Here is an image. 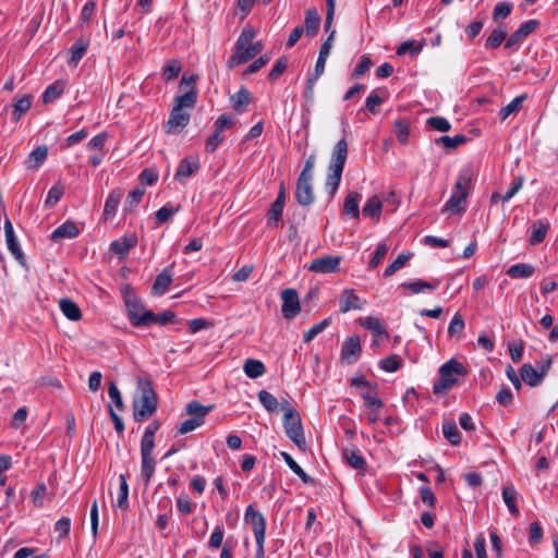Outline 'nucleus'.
<instances>
[{
  "label": "nucleus",
  "instance_id": "obj_1",
  "mask_svg": "<svg viewBox=\"0 0 558 558\" xmlns=\"http://www.w3.org/2000/svg\"><path fill=\"white\" fill-rule=\"evenodd\" d=\"M158 400L153 384L148 378L138 377L133 397V418L143 422L149 418L157 410Z\"/></svg>",
  "mask_w": 558,
  "mask_h": 558
},
{
  "label": "nucleus",
  "instance_id": "obj_2",
  "mask_svg": "<svg viewBox=\"0 0 558 558\" xmlns=\"http://www.w3.org/2000/svg\"><path fill=\"white\" fill-rule=\"evenodd\" d=\"M348 157V143L343 137L339 140L333 147L329 167L327 169V175L325 181V190L328 193L329 199H331L338 191L344 165Z\"/></svg>",
  "mask_w": 558,
  "mask_h": 558
},
{
  "label": "nucleus",
  "instance_id": "obj_3",
  "mask_svg": "<svg viewBox=\"0 0 558 558\" xmlns=\"http://www.w3.org/2000/svg\"><path fill=\"white\" fill-rule=\"evenodd\" d=\"M472 171L470 169L462 170L454 183L452 194L446 202L442 211H449L452 215H462L466 209V199L471 190Z\"/></svg>",
  "mask_w": 558,
  "mask_h": 558
},
{
  "label": "nucleus",
  "instance_id": "obj_4",
  "mask_svg": "<svg viewBox=\"0 0 558 558\" xmlns=\"http://www.w3.org/2000/svg\"><path fill=\"white\" fill-rule=\"evenodd\" d=\"M439 378L434 383L433 392L437 396L447 393L456 384H458L460 377L468 375L466 368L457 361L451 359L439 367Z\"/></svg>",
  "mask_w": 558,
  "mask_h": 558
},
{
  "label": "nucleus",
  "instance_id": "obj_5",
  "mask_svg": "<svg viewBox=\"0 0 558 558\" xmlns=\"http://www.w3.org/2000/svg\"><path fill=\"white\" fill-rule=\"evenodd\" d=\"M123 300L131 325L133 327H148V319L153 318V312L145 307L142 300L130 291L124 293Z\"/></svg>",
  "mask_w": 558,
  "mask_h": 558
},
{
  "label": "nucleus",
  "instance_id": "obj_6",
  "mask_svg": "<svg viewBox=\"0 0 558 558\" xmlns=\"http://www.w3.org/2000/svg\"><path fill=\"white\" fill-rule=\"evenodd\" d=\"M281 410L284 412L283 425L287 436L299 448H303L305 446V437L300 414L288 402L282 403Z\"/></svg>",
  "mask_w": 558,
  "mask_h": 558
},
{
  "label": "nucleus",
  "instance_id": "obj_7",
  "mask_svg": "<svg viewBox=\"0 0 558 558\" xmlns=\"http://www.w3.org/2000/svg\"><path fill=\"white\" fill-rule=\"evenodd\" d=\"M314 157L310 156L305 162V167L301 172L295 190V198L298 203L302 206H310L314 199L313 192V165Z\"/></svg>",
  "mask_w": 558,
  "mask_h": 558
},
{
  "label": "nucleus",
  "instance_id": "obj_8",
  "mask_svg": "<svg viewBox=\"0 0 558 558\" xmlns=\"http://www.w3.org/2000/svg\"><path fill=\"white\" fill-rule=\"evenodd\" d=\"M199 78L197 74L186 75L184 74L180 82V89L183 92L182 95L174 97L173 107L178 109H192L195 107L197 101V88L196 82Z\"/></svg>",
  "mask_w": 558,
  "mask_h": 558
},
{
  "label": "nucleus",
  "instance_id": "obj_9",
  "mask_svg": "<svg viewBox=\"0 0 558 558\" xmlns=\"http://www.w3.org/2000/svg\"><path fill=\"white\" fill-rule=\"evenodd\" d=\"M551 365V359L547 357L545 362L536 369L531 364L525 363L520 368L521 379L531 387L538 386L546 376Z\"/></svg>",
  "mask_w": 558,
  "mask_h": 558
},
{
  "label": "nucleus",
  "instance_id": "obj_10",
  "mask_svg": "<svg viewBox=\"0 0 558 558\" xmlns=\"http://www.w3.org/2000/svg\"><path fill=\"white\" fill-rule=\"evenodd\" d=\"M244 520L252 526L256 544L262 550V544L265 542L266 533V521L264 515L250 505L245 510Z\"/></svg>",
  "mask_w": 558,
  "mask_h": 558
},
{
  "label": "nucleus",
  "instance_id": "obj_11",
  "mask_svg": "<svg viewBox=\"0 0 558 558\" xmlns=\"http://www.w3.org/2000/svg\"><path fill=\"white\" fill-rule=\"evenodd\" d=\"M263 50V45L260 41H256L254 44L250 43L248 45L235 46V52L229 58L227 64L229 69H233L242 63L247 62L253 59L256 54H258Z\"/></svg>",
  "mask_w": 558,
  "mask_h": 558
},
{
  "label": "nucleus",
  "instance_id": "obj_12",
  "mask_svg": "<svg viewBox=\"0 0 558 558\" xmlns=\"http://www.w3.org/2000/svg\"><path fill=\"white\" fill-rule=\"evenodd\" d=\"M281 312L286 319L294 318L301 311L300 300L296 290L284 289L281 292Z\"/></svg>",
  "mask_w": 558,
  "mask_h": 558
},
{
  "label": "nucleus",
  "instance_id": "obj_13",
  "mask_svg": "<svg viewBox=\"0 0 558 558\" xmlns=\"http://www.w3.org/2000/svg\"><path fill=\"white\" fill-rule=\"evenodd\" d=\"M304 33L307 37H312L314 35V11L311 9L306 11L304 26H296L290 33L287 47H293Z\"/></svg>",
  "mask_w": 558,
  "mask_h": 558
},
{
  "label": "nucleus",
  "instance_id": "obj_14",
  "mask_svg": "<svg viewBox=\"0 0 558 558\" xmlns=\"http://www.w3.org/2000/svg\"><path fill=\"white\" fill-rule=\"evenodd\" d=\"M190 122V113L175 107L172 108L170 118L166 123V132L171 134L180 133Z\"/></svg>",
  "mask_w": 558,
  "mask_h": 558
},
{
  "label": "nucleus",
  "instance_id": "obj_15",
  "mask_svg": "<svg viewBox=\"0 0 558 558\" xmlns=\"http://www.w3.org/2000/svg\"><path fill=\"white\" fill-rule=\"evenodd\" d=\"M361 342L357 336L347 339L341 348V357L349 364L356 362L361 354Z\"/></svg>",
  "mask_w": 558,
  "mask_h": 558
},
{
  "label": "nucleus",
  "instance_id": "obj_16",
  "mask_svg": "<svg viewBox=\"0 0 558 558\" xmlns=\"http://www.w3.org/2000/svg\"><path fill=\"white\" fill-rule=\"evenodd\" d=\"M4 235L7 241L8 250L11 254L20 262H24L23 252L19 245L17 239L14 233L12 222L7 218L4 221Z\"/></svg>",
  "mask_w": 558,
  "mask_h": 558
},
{
  "label": "nucleus",
  "instance_id": "obj_17",
  "mask_svg": "<svg viewBox=\"0 0 558 558\" xmlns=\"http://www.w3.org/2000/svg\"><path fill=\"white\" fill-rule=\"evenodd\" d=\"M80 234V229L72 220H66L51 233V240L59 242L63 239H74Z\"/></svg>",
  "mask_w": 558,
  "mask_h": 558
},
{
  "label": "nucleus",
  "instance_id": "obj_18",
  "mask_svg": "<svg viewBox=\"0 0 558 558\" xmlns=\"http://www.w3.org/2000/svg\"><path fill=\"white\" fill-rule=\"evenodd\" d=\"M137 244V236L135 233L125 234L120 240H114L110 244V251L119 256H124Z\"/></svg>",
  "mask_w": 558,
  "mask_h": 558
},
{
  "label": "nucleus",
  "instance_id": "obj_19",
  "mask_svg": "<svg viewBox=\"0 0 558 558\" xmlns=\"http://www.w3.org/2000/svg\"><path fill=\"white\" fill-rule=\"evenodd\" d=\"M199 169L197 159L184 158L180 161L174 174V179L180 182H185L193 173Z\"/></svg>",
  "mask_w": 558,
  "mask_h": 558
},
{
  "label": "nucleus",
  "instance_id": "obj_20",
  "mask_svg": "<svg viewBox=\"0 0 558 558\" xmlns=\"http://www.w3.org/2000/svg\"><path fill=\"white\" fill-rule=\"evenodd\" d=\"M361 197L362 195L356 191L349 192L344 199L342 215L353 219H357L360 217L359 203Z\"/></svg>",
  "mask_w": 558,
  "mask_h": 558
},
{
  "label": "nucleus",
  "instance_id": "obj_21",
  "mask_svg": "<svg viewBox=\"0 0 558 558\" xmlns=\"http://www.w3.org/2000/svg\"><path fill=\"white\" fill-rule=\"evenodd\" d=\"M88 47H89L88 39H86L84 37H80L78 39H76L75 43L70 48V51H69L70 57H69L68 63L72 66H76L78 64V62L82 60V58L84 57V54L86 53Z\"/></svg>",
  "mask_w": 558,
  "mask_h": 558
},
{
  "label": "nucleus",
  "instance_id": "obj_22",
  "mask_svg": "<svg viewBox=\"0 0 558 558\" xmlns=\"http://www.w3.org/2000/svg\"><path fill=\"white\" fill-rule=\"evenodd\" d=\"M122 195H123V192L121 189L112 190L109 193V195L106 199V203H105V208H104V214H102L105 220H109L116 215L119 204L121 202Z\"/></svg>",
  "mask_w": 558,
  "mask_h": 558
},
{
  "label": "nucleus",
  "instance_id": "obj_23",
  "mask_svg": "<svg viewBox=\"0 0 558 558\" xmlns=\"http://www.w3.org/2000/svg\"><path fill=\"white\" fill-rule=\"evenodd\" d=\"M172 281V268L166 267L157 277L151 287V292L156 295H162L168 290Z\"/></svg>",
  "mask_w": 558,
  "mask_h": 558
},
{
  "label": "nucleus",
  "instance_id": "obj_24",
  "mask_svg": "<svg viewBox=\"0 0 558 558\" xmlns=\"http://www.w3.org/2000/svg\"><path fill=\"white\" fill-rule=\"evenodd\" d=\"M439 286V280H434L433 282L424 281L422 279H417L410 282H403L400 284V288L410 291L413 294H418L424 292L425 290L434 291Z\"/></svg>",
  "mask_w": 558,
  "mask_h": 558
},
{
  "label": "nucleus",
  "instance_id": "obj_25",
  "mask_svg": "<svg viewBox=\"0 0 558 558\" xmlns=\"http://www.w3.org/2000/svg\"><path fill=\"white\" fill-rule=\"evenodd\" d=\"M351 310H361L360 298L352 289H345L340 296V312L347 313Z\"/></svg>",
  "mask_w": 558,
  "mask_h": 558
},
{
  "label": "nucleus",
  "instance_id": "obj_26",
  "mask_svg": "<svg viewBox=\"0 0 558 558\" xmlns=\"http://www.w3.org/2000/svg\"><path fill=\"white\" fill-rule=\"evenodd\" d=\"M341 258L339 256H325L316 258V272L332 274L339 270Z\"/></svg>",
  "mask_w": 558,
  "mask_h": 558
},
{
  "label": "nucleus",
  "instance_id": "obj_27",
  "mask_svg": "<svg viewBox=\"0 0 558 558\" xmlns=\"http://www.w3.org/2000/svg\"><path fill=\"white\" fill-rule=\"evenodd\" d=\"M381 209H383L381 199L377 195H374L367 199L366 204L364 205V207L362 209V213L365 217H368V218L374 219L375 221H378L380 219Z\"/></svg>",
  "mask_w": 558,
  "mask_h": 558
},
{
  "label": "nucleus",
  "instance_id": "obj_28",
  "mask_svg": "<svg viewBox=\"0 0 558 558\" xmlns=\"http://www.w3.org/2000/svg\"><path fill=\"white\" fill-rule=\"evenodd\" d=\"M501 494L509 512L518 517L520 514V511L517 506L518 492L515 490V488L513 486H504L501 489Z\"/></svg>",
  "mask_w": 558,
  "mask_h": 558
},
{
  "label": "nucleus",
  "instance_id": "obj_29",
  "mask_svg": "<svg viewBox=\"0 0 558 558\" xmlns=\"http://www.w3.org/2000/svg\"><path fill=\"white\" fill-rule=\"evenodd\" d=\"M251 93L245 88L241 87L232 97L231 105L236 112H244L245 108L251 102Z\"/></svg>",
  "mask_w": 558,
  "mask_h": 558
},
{
  "label": "nucleus",
  "instance_id": "obj_30",
  "mask_svg": "<svg viewBox=\"0 0 558 558\" xmlns=\"http://www.w3.org/2000/svg\"><path fill=\"white\" fill-rule=\"evenodd\" d=\"M59 306L63 315L70 320H78L82 317L78 305L70 299H61Z\"/></svg>",
  "mask_w": 558,
  "mask_h": 558
},
{
  "label": "nucleus",
  "instance_id": "obj_31",
  "mask_svg": "<svg viewBox=\"0 0 558 558\" xmlns=\"http://www.w3.org/2000/svg\"><path fill=\"white\" fill-rule=\"evenodd\" d=\"M549 229V223L543 221H536L532 225V233L529 239L531 245H537L542 243Z\"/></svg>",
  "mask_w": 558,
  "mask_h": 558
},
{
  "label": "nucleus",
  "instance_id": "obj_32",
  "mask_svg": "<svg viewBox=\"0 0 558 558\" xmlns=\"http://www.w3.org/2000/svg\"><path fill=\"white\" fill-rule=\"evenodd\" d=\"M243 369L245 375L252 379L260 377L266 372L264 363L254 359L246 360Z\"/></svg>",
  "mask_w": 558,
  "mask_h": 558
},
{
  "label": "nucleus",
  "instance_id": "obj_33",
  "mask_svg": "<svg viewBox=\"0 0 558 558\" xmlns=\"http://www.w3.org/2000/svg\"><path fill=\"white\" fill-rule=\"evenodd\" d=\"M535 269L530 264H515L508 268L507 275L512 279L529 278L534 274Z\"/></svg>",
  "mask_w": 558,
  "mask_h": 558
},
{
  "label": "nucleus",
  "instance_id": "obj_34",
  "mask_svg": "<svg viewBox=\"0 0 558 558\" xmlns=\"http://www.w3.org/2000/svg\"><path fill=\"white\" fill-rule=\"evenodd\" d=\"M142 457V463H141V475L144 478V485L148 486L150 483V480L155 473L156 462L153 456H141Z\"/></svg>",
  "mask_w": 558,
  "mask_h": 558
},
{
  "label": "nucleus",
  "instance_id": "obj_35",
  "mask_svg": "<svg viewBox=\"0 0 558 558\" xmlns=\"http://www.w3.org/2000/svg\"><path fill=\"white\" fill-rule=\"evenodd\" d=\"M119 492L117 497V507L126 510L129 508V485L124 474L119 475Z\"/></svg>",
  "mask_w": 558,
  "mask_h": 558
},
{
  "label": "nucleus",
  "instance_id": "obj_36",
  "mask_svg": "<svg viewBox=\"0 0 558 558\" xmlns=\"http://www.w3.org/2000/svg\"><path fill=\"white\" fill-rule=\"evenodd\" d=\"M182 71V63L178 59L169 60L162 69V78L166 82H170L177 78Z\"/></svg>",
  "mask_w": 558,
  "mask_h": 558
},
{
  "label": "nucleus",
  "instance_id": "obj_37",
  "mask_svg": "<svg viewBox=\"0 0 558 558\" xmlns=\"http://www.w3.org/2000/svg\"><path fill=\"white\" fill-rule=\"evenodd\" d=\"M48 156V148L46 146L36 147L27 158V168H38Z\"/></svg>",
  "mask_w": 558,
  "mask_h": 558
},
{
  "label": "nucleus",
  "instance_id": "obj_38",
  "mask_svg": "<svg viewBox=\"0 0 558 558\" xmlns=\"http://www.w3.org/2000/svg\"><path fill=\"white\" fill-rule=\"evenodd\" d=\"M32 106V99L28 95H24L15 99L13 104V119L19 121L22 114L26 113Z\"/></svg>",
  "mask_w": 558,
  "mask_h": 558
},
{
  "label": "nucleus",
  "instance_id": "obj_39",
  "mask_svg": "<svg viewBox=\"0 0 558 558\" xmlns=\"http://www.w3.org/2000/svg\"><path fill=\"white\" fill-rule=\"evenodd\" d=\"M362 326L371 330L374 335L378 337H388V332L385 326L380 323V320L377 317L367 316L362 323Z\"/></svg>",
  "mask_w": 558,
  "mask_h": 558
},
{
  "label": "nucleus",
  "instance_id": "obj_40",
  "mask_svg": "<svg viewBox=\"0 0 558 558\" xmlns=\"http://www.w3.org/2000/svg\"><path fill=\"white\" fill-rule=\"evenodd\" d=\"M258 400L263 404V407L269 412H277L281 405L277 398L272 396L267 390H260L258 392Z\"/></svg>",
  "mask_w": 558,
  "mask_h": 558
},
{
  "label": "nucleus",
  "instance_id": "obj_41",
  "mask_svg": "<svg viewBox=\"0 0 558 558\" xmlns=\"http://www.w3.org/2000/svg\"><path fill=\"white\" fill-rule=\"evenodd\" d=\"M213 405L205 407L197 401H192L186 405V413L191 417L201 418L204 422L205 416L211 411Z\"/></svg>",
  "mask_w": 558,
  "mask_h": 558
},
{
  "label": "nucleus",
  "instance_id": "obj_42",
  "mask_svg": "<svg viewBox=\"0 0 558 558\" xmlns=\"http://www.w3.org/2000/svg\"><path fill=\"white\" fill-rule=\"evenodd\" d=\"M343 454L348 464L353 469L362 470L365 468V460L357 449H345Z\"/></svg>",
  "mask_w": 558,
  "mask_h": 558
},
{
  "label": "nucleus",
  "instance_id": "obj_43",
  "mask_svg": "<svg viewBox=\"0 0 558 558\" xmlns=\"http://www.w3.org/2000/svg\"><path fill=\"white\" fill-rule=\"evenodd\" d=\"M526 98L525 95H520L515 98H513L506 107H504L500 112L499 117L501 120H506L510 114L517 113L520 111L522 107V102Z\"/></svg>",
  "mask_w": 558,
  "mask_h": 558
},
{
  "label": "nucleus",
  "instance_id": "obj_44",
  "mask_svg": "<svg viewBox=\"0 0 558 558\" xmlns=\"http://www.w3.org/2000/svg\"><path fill=\"white\" fill-rule=\"evenodd\" d=\"M144 194L145 190L142 187H135L134 190H132L126 197L124 204V211H133L142 201Z\"/></svg>",
  "mask_w": 558,
  "mask_h": 558
},
{
  "label": "nucleus",
  "instance_id": "obj_45",
  "mask_svg": "<svg viewBox=\"0 0 558 558\" xmlns=\"http://www.w3.org/2000/svg\"><path fill=\"white\" fill-rule=\"evenodd\" d=\"M442 433L445 438L451 444V445H459L460 444V433L458 430V427L454 422H446L442 425Z\"/></svg>",
  "mask_w": 558,
  "mask_h": 558
},
{
  "label": "nucleus",
  "instance_id": "obj_46",
  "mask_svg": "<svg viewBox=\"0 0 558 558\" xmlns=\"http://www.w3.org/2000/svg\"><path fill=\"white\" fill-rule=\"evenodd\" d=\"M395 133L401 144H407L410 135V124L407 120L400 119L395 122Z\"/></svg>",
  "mask_w": 558,
  "mask_h": 558
},
{
  "label": "nucleus",
  "instance_id": "obj_47",
  "mask_svg": "<svg viewBox=\"0 0 558 558\" xmlns=\"http://www.w3.org/2000/svg\"><path fill=\"white\" fill-rule=\"evenodd\" d=\"M466 142V137L464 135H456L453 137L450 136H441L436 140L438 145H441L446 149H456L459 145Z\"/></svg>",
  "mask_w": 558,
  "mask_h": 558
},
{
  "label": "nucleus",
  "instance_id": "obj_48",
  "mask_svg": "<svg viewBox=\"0 0 558 558\" xmlns=\"http://www.w3.org/2000/svg\"><path fill=\"white\" fill-rule=\"evenodd\" d=\"M507 32L504 28H495L486 39L485 46L489 49H495L505 40Z\"/></svg>",
  "mask_w": 558,
  "mask_h": 558
},
{
  "label": "nucleus",
  "instance_id": "obj_49",
  "mask_svg": "<svg viewBox=\"0 0 558 558\" xmlns=\"http://www.w3.org/2000/svg\"><path fill=\"white\" fill-rule=\"evenodd\" d=\"M63 93V86L59 83L49 85L43 94V102L49 104L61 96Z\"/></svg>",
  "mask_w": 558,
  "mask_h": 558
},
{
  "label": "nucleus",
  "instance_id": "obj_50",
  "mask_svg": "<svg viewBox=\"0 0 558 558\" xmlns=\"http://www.w3.org/2000/svg\"><path fill=\"white\" fill-rule=\"evenodd\" d=\"M410 254H400L384 271L385 277L392 276L397 270L401 269L410 258Z\"/></svg>",
  "mask_w": 558,
  "mask_h": 558
},
{
  "label": "nucleus",
  "instance_id": "obj_51",
  "mask_svg": "<svg viewBox=\"0 0 558 558\" xmlns=\"http://www.w3.org/2000/svg\"><path fill=\"white\" fill-rule=\"evenodd\" d=\"M175 319V314L171 311H165L160 314H155L153 312V318L148 319V326L153 324H159L161 326H166L168 324L173 323Z\"/></svg>",
  "mask_w": 558,
  "mask_h": 558
},
{
  "label": "nucleus",
  "instance_id": "obj_52",
  "mask_svg": "<svg viewBox=\"0 0 558 558\" xmlns=\"http://www.w3.org/2000/svg\"><path fill=\"white\" fill-rule=\"evenodd\" d=\"M387 253H388L387 244L386 243H379L377 245V248H376L372 259L368 263V268L369 269H375L381 263V260L385 258Z\"/></svg>",
  "mask_w": 558,
  "mask_h": 558
},
{
  "label": "nucleus",
  "instance_id": "obj_53",
  "mask_svg": "<svg viewBox=\"0 0 558 558\" xmlns=\"http://www.w3.org/2000/svg\"><path fill=\"white\" fill-rule=\"evenodd\" d=\"M63 187L59 185H53L49 191L48 195L45 199L46 207H53L62 197Z\"/></svg>",
  "mask_w": 558,
  "mask_h": 558
},
{
  "label": "nucleus",
  "instance_id": "obj_54",
  "mask_svg": "<svg viewBox=\"0 0 558 558\" xmlns=\"http://www.w3.org/2000/svg\"><path fill=\"white\" fill-rule=\"evenodd\" d=\"M427 124L438 132H448L451 128L449 121L442 117H430L427 119Z\"/></svg>",
  "mask_w": 558,
  "mask_h": 558
},
{
  "label": "nucleus",
  "instance_id": "obj_55",
  "mask_svg": "<svg viewBox=\"0 0 558 558\" xmlns=\"http://www.w3.org/2000/svg\"><path fill=\"white\" fill-rule=\"evenodd\" d=\"M71 530V520L68 517H62L54 524V532L59 533V538L63 539L69 536Z\"/></svg>",
  "mask_w": 558,
  "mask_h": 558
},
{
  "label": "nucleus",
  "instance_id": "obj_56",
  "mask_svg": "<svg viewBox=\"0 0 558 558\" xmlns=\"http://www.w3.org/2000/svg\"><path fill=\"white\" fill-rule=\"evenodd\" d=\"M158 171L155 168H145L140 173V181L145 185H153L158 181Z\"/></svg>",
  "mask_w": 558,
  "mask_h": 558
},
{
  "label": "nucleus",
  "instance_id": "obj_57",
  "mask_svg": "<svg viewBox=\"0 0 558 558\" xmlns=\"http://www.w3.org/2000/svg\"><path fill=\"white\" fill-rule=\"evenodd\" d=\"M512 10V4L509 2H498L494 8L493 19L495 21L506 19Z\"/></svg>",
  "mask_w": 558,
  "mask_h": 558
},
{
  "label": "nucleus",
  "instance_id": "obj_58",
  "mask_svg": "<svg viewBox=\"0 0 558 558\" xmlns=\"http://www.w3.org/2000/svg\"><path fill=\"white\" fill-rule=\"evenodd\" d=\"M543 538V527L539 522H532L529 529V541L532 545L541 543Z\"/></svg>",
  "mask_w": 558,
  "mask_h": 558
},
{
  "label": "nucleus",
  "instance_id": "obj_59",
  "mask_svg": "<svg viewBox=\"0 0 558 558\" xmlns=\"http://www.w3.org/2000/svg\"><path fill=\"white\" fill-rule=\"evenodd\" d=\"M108 395L118 410L123 411L124 404L122 401L121 392L114 383H110L108 387Z\"/></svg>",
  "mask_w": 558,
  "mask_h": 558
},
{
  "label": "nucleus",
  "instance_id": "obj_60",
  "mask_svg": "<svg viewBox=\"0 0 558 558\" xmlns=\"http://www.w3.org/2000/svg\"><path fill=\"white\" fill-rule=\"evenodd\" d=\"M464 320L462 318V316L460 314H456L450 324H449V327H448V335L450 337H453L456 335H459L463 329H464Z\"/></svg>",
  "mask_w": 558,
  "mask_h": 558
},
{
  "label": "nucleus",
  "instance_id": "obj_61",
  "mask_svg": "<svg viewBox=\"0 0 558 558\" xmlns=\"http://www.w3.org/2000/svg\"><path fill=\"white\" fill-rule=\"evenodd\" d=\"M179 208H180L179 206L178 207L162 206L161 208H159L156 211V220L159 223L167 222L175 213L179 211Z\"/></svg>",
  "mask_w": 558,
  "mask_h": 558
},
{
  "label": "nucleus",
  "instance_id": "obj_62",
  "mask_svg": "<svg viewBox=\"0 0 558 558\" xmlns=\"http://www.w3.org/2000/svg\"><path fill=\"white\" fill-rule=\"evenodd\" d=\"M223 535H225L223 527L221 525H216L210 535V538H209V543H208L209 547L211 549L219 548L222 544Z\"/></svg>",
  "mask_w": 558,
  "mask_h": 558
},
{
  "label": "nucleus",
  "instance_id": "obj_63",
  "mask_svg": "<svg viewBox=\"0 0 558 558\" xmlns=\"http://www.w3.org/2000/svg\"><path fill=\"white\" fill-rule=\"evenodd\" d=\"M222 132H218L215 130V132L207 137L205 149L207 153H214L217 147L223 142V136L221 135Z\"/></svg>",
  "mask_w": 558,
  "mask_h": 558
},
{
  "label": "nucleus",
  "instance_id": "obj_64",
  "mask_svg": "<svg viewBox=\"0 0 558 558\" xmlns=\"http://www.w3.org/2000/svg\"><path fill=\"white\" fill-rule=\"evenodd\" d=\"M283 207L279 203H272L268 210V225L277 226L281 219Z\"/></svg>",
  "mask_w": 558,
  "mask_h": 558
}]
</instances>
